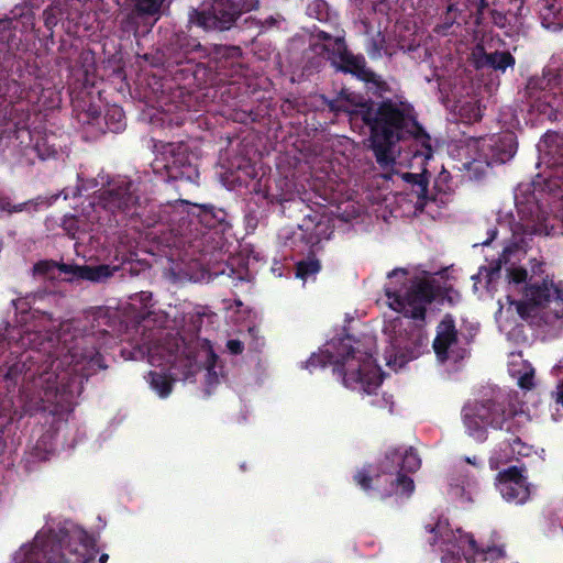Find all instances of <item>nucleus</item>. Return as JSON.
<instances>
[{
	"label": "nucleus",
	"mask_w": 563,
	"mask_h": 563,
	"mask_svg": "<svg viewBox=\"0 0 563 563\" xmlns=\"http://www.w3.org/2000/svg\"><path fill=\"white\" fill-rule=\"evenodd\" d=\"M21 342L30 349L21 364L23 389L32 393L35 411L80 395L84 382L107 368L93 335L68 341L54 333L25 331Z\"/></svg>",
	"instance_id": "obj_1"
},
{
	"label": "nucleus",
	"mask_w": 563,
	"mask_h": 563,
	"mask_svg": "<svg viewBox=\"0 0 563 563\" xmlns=\"http://www.w3.org/2000/svg\"><path fill=\"white\" fill-rule=\"evenodd\" d=\"M330 112L339 115L344 113L353 131H368V148L373 152L380 167L395 163V147L401 141L412 139L420 145L415 156L429 159L433 155L431 137L418 122L415 108L409 102L383 99L375 110L360 104L357 110H350L340 93L335 99H324Z\"/></svg>",
	"instance_id": "obj_2"
},
{
	"label": "nucleus",
	"mask_w": 563,
	"mask_h": 563,
	"mask_svg": "<svg viewBox=\"0 0 563 563\" xmlns=\"http://www.w3.org/2000/svg\"><path fill=\"white\" fill-rule=\"evenodd\" d=\"M355 344H352L350 335L333 340L330 344L333 351L312 354L306 362V367L312 369L331 364L346 387L362 388L371 394L383 383V373L372 351L362 350L358 341Z\"/></svg>",
	"instance_id": "obj_3"
},
{
	"label": "nucleus",
	"mask_w": 563,
	"mask_h": 563,
	"mask_svg": "<svg viewBox=\"0 0 563 563\" xmlns=\"http://www.w3.org/2000/svg\"><path fill=\"white\" fill-rule=\"evenodd\" d=\"M420 466L421 460L413 448H393L379 462V473L373 476L369 468L363 467L354 474L353 479L361 489L379 499L394 495L410 496L415 483L407 473H415Z\"/></svg>",
	"instance_id": "obj_4"
},
{
	"label": "nucleus",
	"mask_w": 563,
	"mask_h": 563,
	"mask_svg": "<svg viewBox=\"0 0 563 563\" xmlns=\"http://www.w3.org/2000/svg\"><path fill=\"white\" fill-rule=\"evenodd\" d=\"M520 413L508 397L496 395L466 402L462 408V420L466 433L478 442L487 440L488 429L506 431L510 434L507 441L515 450L516 444H521Z\"/></svg>",
	"instance_id": "obj_5"
},
{
	"label": "nucleus",
	"mask_w": 563,
	"mask_h": 563,
	"mask_svg": "<svg viewBox=\"0 0 563 563\" xmlns=\"http://www.w3.org/2000/svg\"><path fill=\"white\" fill-rule=\"evenodd\" d=\"M530 113L540 121L550 122L563 119V60L559 65L550 64L541 76L531 77L526 86Z\"/></svg>",
	"instance_id": "obj_6"
},
{
	"label": "nucleus",
	"mask_w": 563,
	"mask_h": 563,
	"mask_svg": "<svg viewBox=\"0 0 563 563\" xmlns=\"http://www.w3.org/2000/svg\"><path fill=\"white\" fill-rule=\"evenodd\" d=\"M439 282L435 279H420L402 294L400 289L386 287L385 295L393 310L401 312L405 317L424 321L427 305L432 303L439 295Z\"/></svg>",
	"instance_id": "obj_7"
},
{
	"label": "nucleus",
	"mask_w": 563,
	"mask_h": 563,
	"mask_svg": "<svg viewBox=\"0 0 563 563\" xmlns=\"http://www.w3.org/2000/svg\"><path fill=\"white\" fill-rule=\"evenodd\" d=\"M98 203L113 214L117 224L141 217V197L137 186L129 179L112 181L98 196Z\"/></svg>",
	"instance_id": "obj_8"
},
{
	"label": "nucleus",
	"mask_w": 563,
	"mask_h": 563,
	"mask_svg": "<svg viewBox=\"0 0 563 563\" xmlns=\"http://www.w3.org/2000/svg\"><path fill=\"white\" fill-rule=\"evenodd\" d=\"M69 538L66 529L38 531L30 545H23L15 554V563H70L63 553V544Z\"/></svg>",
	"instance_id": "obj_9"
},
{
	"label": "nucleus",
	"mask_w": 563,
	"mask_h": 563,
	"mask_svg": "<svg viewBox=\"0 0 563 563\" xmlns=\"http://www.w3.org/2000/svg\"><path fill=\"white\" fill-rule=\"evenodd\" d=\"M187 150L183 143L163 144L152 164L154 172L164 170L169 180L195 181L199 177V172L191 163Z\"/></svg>",
	"instance_id": "obj_10"
},
{
	"label": "nucleus",
	"mask_w": 563,
	"mask_h": 563,
	"mask_svg": "<svg viewBox=\"0 0 563 563\" xmlns=\"http://www.w3.org/2000/svg\"><path fill=\"white\" fill-rule=\"evenodd\" d=\"M256 5L255 0H213L209 11H196V23L205 30H229L241 14Z\"/></svg>",
	"instance_id": "obj_11"
},
{
	"label": "nucleus",
	"mask_w": 563,
	"mask_h": 563,
	"mask_svg": "<svg viewBox=\"0 0 563 563\" xmlns=\"http://www.w3.org/2000/svg\"><path fill=\"white\" fill-rule=\"evenodd\" d=\"M477 152L486 166L500 165L509 162L516 154L518 143L516 134L506 131L477 140Z\"/></svg>",
	"instance_id": "obj_12"
},
{
	"label": "nucleus",
	"mask_w": 563,
	"mask_h": 563,
	"mask_svg": "<svg viewBox=\"0 0 563 563\" xmlns=\"http://www.w3.org/2000/svg\"><path fill=\"white\" fill-rule=\"evenodd\" d=\"M526 468L517 465L509 466L497 474V488L503 498L509 503L523 504L530 496Z\"/></svg>",
	"instance_id": "obj_13"
},
{
	"label": "nucleus",
	"mask_w": 563,
	"mask_h": 563,
	"mask_svg": "<svg viewBox=\"0 0 563 563\" xmlns=\"http://www.w3.org/2000/svg\"><path fill=\"white\" fill-rule=\"evenodd\" d=\"M335 68L344 74H351L357 79L364 81L368 86V89L374 90V93L382 96L383 93L390 91L388 84L382 78V76L367 67L363 55H354L349 52L339 62Z\"/></svg>",
	"instance_id": "obj_14"
},
{
	"label": "nucleus",
	"mask_w": 563,
	"mask_h": 563,
	"mask_svg": "<svg viewBox=\"0 0 563 563\" xmlns=\"http://www.w3.org/2000/svg\"><path fill=\"white\" fill-rule=\"evenodd\" d=\"M457 330L452 314L446 313L437 327V335L433 340L432 347L434 353L441 362L449 358L455 361L462 360L466 355V350L454 351L457 344Z\"/></svg>",
	"instance_id": "obj_15"
},
{
	"label": "nucleus",
	"mask_w": 563,
	"mask_h": 563,
	"mask_svg": "<svg viewBox=\"0 0 563 563\" xmlns=\"http://www.w3.org/2000/svg\"><path fill=\"white\" fill-rule=\"evenodd\" d=\"M553 295V282L548 278H542V282H530L525 286L523 299L518 302V312L523 316L532 311L534 308L545 307Z\"/></svg>",
	"instance_id": "obj_16"
},
{
	"label": "nucleus",
	"mask_w": 563,
	"mask_h": 563,
	"mask_svg": "<svg viewBox=\"0 0 563 563\" xmlns=\"http://www.w3.org/2000/svg\"><path fill=\"white\" fill-rule=\"evenodd\" d=\"M515 63V57L508 51L487 53L483 44H476L472 51V64L477 70L492 69L504 73Z\"/></svg>",
	"instance_id": "obj_17"
},
{
	"label": "nucleus",
	"mask_w": 563,
	"mask_h": 563,
	"mask_svg": "<svg viewBox=\"0 0 563 563\" xmlns=\"http://www.w3.org/2000/svg\"><path fill=\"white\" fill-rule=\"evenodd\" d=\"M242 49L235 45H219L214 47L213 68L219 76L233 77L242 68Z\"/></svg>",
	"instance_id": "obj_18"
},
{
	"label": "nucleus",
	"mask_w": 563,
	"mask_h": 563,
	"mask_svg": "<svg viewBox=\"0 0 563 563\" xmlns=\"http://www.w3.org/2000/svg\"><path fill=\"white\" fill-rule=\"evenodd\" d=\"M190 214L196 217L198 222L207 229L225 232L227 229L230 228V224L227 220V211L222 208H217L213 205H194Z\"/></svg>",
	"instance_id": "obj_19"
},
{
	"label": "nucleus",
	"mask_w": 563,
	"mask_h": 563,
	"mask_svg": "<svg viewBox=\"0 0 563 563\" xmlns=\"http://www.w3.org/2000/svg\"><path fill=\"white\" fill-rule=\"evenodd\" d=\"M540 151L550 166H563V135L558 133L545 134Z\"/></svg>",
	"instance_id": "obj_20"
},
{
	"label": "nucleus",
	"mask_w": 563,
	"mask_h": 563,
	"mask_svg": "<svg viewBox=\"0 0 563 563\" xmlns=\"http://www.w3.org/2000/svg\"><path fill=\"white\" fill-rule=\"evenodd\" d=\"M309 223L300 224L296 231L286 238L285 245L298 253H302L307 247H312L319 242V236L309 232Z\"/></svg>",
	"instance_id": "obj_21"
},
{
	"label": "nucleus",
	"mask_w": 563,
	"mask_h": 563,
	"mask_svg": "<svg viewBox=\"0 0 563 563\" xmlns=\"http://www.w3.org/2000/svg\"><path fill=\"white\" fill-rule=\"evenodd\" d=\"M118 269V266H110L106 264L96 266L81 265V268L79 271V278L100 283L113 276L114 272H117Z\"/></svg>",
	"instance_id": "obj_22"
},
{
	"label": "nucleus",
	"mask_w": 563,
	"mask_h": 563,
	"mask_svg": "<svg viewBox=\"0 0 563 563\" xmlns=\"http://www.w3.org/2000/svg\"><path fill=\"white\" fill-rule=\"evenodd\" d=\"M13 36V31L11 29L10 20H0V52H3V60L0 63V66L3 69H8L12 66L14 54L10 51V45L8 44L10 37Z\"/></svg>",
	"instance_id": "obj_23"
},
{
	"label": "nucleus",
	"mask_w": 563,
	"mask_h": 563,
	"mask_svg": "<svg viewBox=\"0 0 563 563\" xmlns=\"http://www.w3.org/2000/svg\"><path fill=\"white\" fill-rule=\"evenodd\" d=\"M147 382L151 388L162 398L169 396L173 390L174 379L166 373L150 371L147 374Z\"/></svg>",
	"instance_id": "obj_24"
},
{
	"label": "nucleus",
	"mask_w": 563,
	"mask_h": 563,
	"mask_svg": "<svg viewBox=\"0 0 563 563\" xmlns=\"http://www.w3.org/2000/svg\"><path fill=\"white\" fill-rule=\"evenodd\" d=\"M106 132L118 133L125 129V114L121 107H109L103 115Z\"/></svg>",
	"instance_id": "obj_25"
},
{
	"label": "nucleus",
	"mask_w": 563,
	"mask_h": 563,
	"mask_svg": "<svg viewBox=\"0 0 563 563\" xmlns=\"http://www.w3.org/2000/svg\"><path fill=\"white\" fill-rule=\"evenodd\" d=\"M320 271L321 263L313 253L296 263V277L303 282L314 279Z\"/></svg>",
	"instance_id": "obj_26"
},
{
	"label": "nucleus",
	"mask_w": 563,
	"mask_h": 563,
	"mask_svg": "<svg viewBox=\"0 0 563 563\" xmlns=\"http://www.w3.org/2000/svg\"><path fill=\"white\" fill-rule=\"evenodd\" d=\"M65 7V1L57 0L43 11L44 25L47 30L52 31L64 19Z\"/></svg>",
	"instance_id": "obj_27"
},
{
	"label": "nucleus",
	"mask_w": 563,
	"mask_h": 563,
	"mask_svg": "<svg viewBox=\"0 0 563 563\" xmlns=\"http://www.w3.org/2000/svg\"><path fill=\"white\" fill-rule=\"evenodd\" d=\"M322 51L327 53L331 64L335 67L339 62L350 52L344 37L338 36L331 43H324Z\"/></svg>",
	"instance_id": "obj_28"
},
{
	"label": "nucleus",
	"mask_w": 563,
	"mask_h": 563,
	"mask_svg": "<svg viewBox=\"0 0 563 563\" xmlns=\"http://www.w3.org/2000/svg\"><path fill=\"white\" fill-rule=\"evenodd\" d=\"M393 354L386 355L388 366H404L408 361V353L412 352L408 344L402 345L399 338H394L391 341Z\"/></svg>",
	"instance_id": "obj_29"
},
{
	"label": "nucleus",
	"mask_w": 563,
	"mask_h": 563,
	"mask_svg": "<svg viewBox=\"0 0 563 563\" xmlns=\"http://www.w3.org/2000/svg\"><path fill=\"white\" fill-rule=\"evenodd\" d=\"M429 176L430 174L428 173L421 179H419L413 186H411V191L417 197L416 205L418 208H423L430 201H435V196L430 195L429 192Z\"/></svg>",
	"instance_id": "obj_30"
},
{
	"label": "nucleus",
	"mask_w": 563,
	"mask_h": 563,
	"mask_svg": "<svg viewBox=\"0 0 563 563\" xmlns=\"http://www.w3.org/2000/svg\"><path fill=\"white\" fill-rule=\"evenodd\" d=\"M78 120L84 125H88L91 128H97L98 132L101 134L106 133L104 128L101 125V121L103 120V117H101V111L99 107L89 104L88 109L80 112L78 114Z\"/></svg>",
	"instance_id": "obj_31"
},
{
	"label": "nucleus",
	"mask_w": 563,
	"mask_h": 563,
	"mask_svg": "<svg viewBox=\"0 0 563 563\" xmlns=\"http://www.w3.org/2000/svg\"><path fill=\"white\" fill-rule=\"evenodd\" d=\"M339 93L344 100V103L350 107V110H357L360 104H365L376 110L382 103V100L374 101L372 99H364L361 95L351 92L347 89H341Z\"/></svg>",
	"instance_id": "obj_32"
},
{
	"label": "nucleus",
	"mask_w": 563,
	"mask_h": 563,
	"mask_svg": "<svg viewBox=\"0 0 563 563\" xmlns=\"http://www.w3.org/2000/svg\"><path fill=\"white\" fill-rule=\"evenodd\" d=\"M4 86L3 97L9 103H16L26 95L23 85L15 79H7Z\"/></svg>",
	"instance_id": "obj_33"
},
{
	"label": "nucleus",
	"mask_w": 563,
	"mask_h": 563,
	"mask_svg": "<svg viewBox=\"0 0 563 563\" xmlns=\"http://www.w3.org/2000/svg\"><path fill=\"white\" fill-rule=\"evenodd\" d=\"M134 12L139 16H152L161 11L164 0H133Z\"/></svg>",
	"instance_id": "obj_34"
},
{
	"label": "nucleus",
	"mask_w": 563,
	"mask_h": 563,
	"mask_svg": "<svg viewBox=\"0 0 563 563\" xmlns=\"http://www.w3.org/2000/svg\"><path fill=\"white\" fill-rule=\"evenodd\" d=\"M219 361L218 355L210 351L207 360V374H206V384H207V391L210 393V389L218 385L219 383V376L217 372V363Z\"/></svg>",
	"instance_id": "obj_35"
},
{
	"label": "nucleus",
	"mask_w": 563,
	"mask_h": 563,
	"mask_svg": "<svg viewBox=\"0 0 563 563\" xmlns=\"http://www.w3.org/2000/svg\"><path fill=\"white\" fill-rule=\"evenodd\" d=\"M468 545L475 555L485 556L489 555L492 559H498L504 556L505 552L500 547H487L486 549L479 548L473 536L468 537Z\"/></svg>",
	"instance_id": "obj_36"
},
{
	"label": "nucleus",
	"mask_w": 563,
	"mask_h": 563,
	"mask_svg": "<svg viewBox=\"0 0 563 563\" xmlns=\"http://www.w3.org/2000/svg\"><path fill=\"white\" fill-rule=\"evenodd\" d=\"M34 151L43 161L55 157L58 154V147L55 144H49L47 137L37 139L34 144Z\"/></svg>",
	"instance_id": "obj_37"
},
{
	"label": "nucleus",
	"mask_w": 563,
	"mask_h": 563,
	"mask_svg": "<svg viewBox=\"0 0 563 563\" xmlns=\"http://www.w3.org/2000/svg\"><path fill=\"white\" fill-rule=\"evenodd\" d=\"M84 221L77 217H66L63 221V230L66 234L71 239H80V233H84L85 230L81 229Z\"/></svg>",
	"instance_id": "obj_38"
},
{
	"label": "nucleus",
	"mask_w": 563,
	"mask_h": 563,
	"mask_svg": "<svg viewBox=\"0 0 563 563\" xmlns=\"http://www.w3.org/2000/svg\"><path fill=\"white\" fill-rule=\"evenodd\" d=\"M519 228L522 229L523 238L520 240V242L522 244H527V241H526L527 238L531 239V236H533V235H541L543 233V228L541 224L534 223V222L533 223L528 222L527 224L516 225V228L514 230L515 235L518 233Z\"/></svg>",
	"instance_id": "obj_39"
},
{
	"label": "nucleus",
	"mask_w": 563,
	"mask_h": 563,
	"mask_svg": "<svg viewBox=\"0 0 563 563\" xmlns=\"http://www.w3.org/2000/svg\"><path fill=\"white\" fill-rule=\"evenodd\" d=\"M382 385V383L379 384ZM380 386L376 387L371 394H368L366 390L365 393L367 395H373V394H376L375 391L379 388ZM360 390H362V388H358ZM364 391V389H363ZM369 404L374 407H377V408H380V409H388L389 412L393 411V405H394V401H393V397L391 396H386L385 394L382 396V397H378L377 395H375V397L369 401Z\"/></svg>",
	"instance_id": "obj_40"
},
{
	"label": "nucleus",
	"mask_w": 563,
	"mask_h": 563,
	"mask_svg": "<svg viewBox=\"0 0 563 563\" xmlns=\"http://www.w3.org/2000/svg\"><path fill=\"white\" fill-rule=\"evenodd\" d=\"M439 295L437 296V299L438 301L440 302H449L450 305H454L455 301H456V297H459V292L455 291L453 289V287L450 285V286H442L440 283H439Z\"/></svg>",
	"instance_id": "obj_41"
},
{
	"label": "nucleus",
	"mask_w": 563,
	"mask_h": 563,
	"mask_svg": "<svg viewBox=\"0 0 563 563\" xmlns=\"http://www.w3.org/2000/svg\"><path fill=\"white\" fill-rule=\"evenodd\" d=\"M55 269H57V263L47 260L37 262L33 267L35 274L46 277H53Z\"/></svg>",
	"instance_id": "obj_42"
},
{
	"label": "nucleus",
	"mask_w": 563,
	"mask_h": 563,
	"mask_svg": "<svg viewBox=\"0 0 563 563\" xmlns=\"http://www.w3.org/2000/svg\"><path fill=\"white\" fill-rule=\"evenodd\" d=\"M507 277L510 283L520 285L527 282L528 272L523 267H511L507 269Z\"/></svg>",
	"instance_id": "obj_43"
},
{
	"label": "nucleus",
	"mask_w": 563,
	"mask_h": 563,
	"mask_svg": "<svg viewBox=\"0 0 563 563\" xmlns=\"http://www.w3.org/2000/svg\"><path fill=\"white\" fill-rule=\"evenodd\" d=\"M462 111L463 112H468L467 115L462 113V115L467 118L468 121L478 122L483 118V113H482L481 108L478 106H476L475 103H468L466 107L462 108Z\"/></svg>",
	"instance_id": "obj_44"
},
{
	"label": "nucleus",
	"mask_w": 563,
	"mask_h": 563,
	"mask_svg": "<svg viewBox=\"0 0 563 563\" xmlns=\"http://www.w3.org/2000/svg\"><path fill=\"white\" fill-rule=\"evenodd\" d=\"M489 15H490L492 22L497 27L505 29V27H507V25H509V20L507 18L506 13L493 9L489 11Z\"/></svg>",
	"instance_id": "obj_45"
},
{
	"label": "nucleus",
	"mask_w": 563,
	"mask_h": 563,
	"mask_svg": "<svg viewBox=\"0 0 563 563\" xmlns=\"http://www.w3.org/2000/svg\"><path fill=\"white\" fill-rule=\"evenodd\" d=\"M518 385L521 389H532L534 386V371L530 369L529 372L523 373L518 379Z\"/></svg>",
	"instance_id": "obj_46"
},
{
	"label": "nucleus",
	"mask_w": 563,
	"mask_h": 563,
	"mask_svg": "<svg viewBox=\"0 0 563 563\" xmlns=\"http://www.w3.org/2000/svg\"><path fill=\"white\" fill-rule=\"evenodd\" d=\"M473 7L475 8V23L479 25L484 19V12L488 9L487 0H473Z\"/></svg>",
	"instance_id": "obj_47"
},
{
	"label": "nucleus",
	"mask_w": 563,
	"mask_h": 563,
	"mask_svg": "<svg viewBox=\"0 0 563 563\" xmlns=\"http://www.w3.org/2000/svg\"><path fill=\"white\" fill-rule=\"evenodd\" d=\"M23 210V203L12 205L10 199L0 194V211H7L9 213L20 212Z\"/></svg>",
	"instance_id": "obj_48"
},
{
	"label": "nucleus",
	"mask_w": 563,
	"mask_h": 563,
	"mask_svg": "<svg viewBox=\"0 0 563 563\" xmlns=\"http://www.w3.org/2000/svg\"><path fill=\"white\" fill-rule=\"evenodd\" d=\"M227 349L229 352L233 355H240L244 351V344L242 341L236 339L228 340L227 342Z\"/></svg>",
	"instance_id": "obj_49"
},
{
	"label": "nucleus",
	"mask_w": 563,
	"mask_h": 563,
	"mask_svg": "<svg viewBox=\"0 0 563 563\" xmlns=\"http://www.w3.org/2000/svg\"><path fill=\"white\" fill-rule=\"evenodd\" d=\"M80 268H81V266H79V265L65 264V263L58 264L57 263V269L60 273L71 274L73 276H76L78 278H79V271H80Z\"/></svg>",
	"instance_id": "obj_50"
},
{
	"label": "nucleus",
	"mask_w": 563,
	"mask_h": 563,
	"mask_svg": "<svg viewBox=\"0 0 563 563\" xmlns=\"http://www.w3.org/2000/svg\"><path fill=\"white\" fill-rule=\"evenodd\" d=\"M178 41L186 42V44H184V43L180 44V48L184 49L185 53L200 48V44L197 43L195 40H192V44H191L190 43L191 40L187 35L179 36Z\"/></svg>",
	"instance_id": "obj_51"
},
{
	"label": "nucleus",
	"mask_w": 563,
	"mask_h": 563,
	"mask_svg": "<svg viewBox=\"0 0 563 563\" xmlns=\"http://www.w3.org/2000/svg\"><path fill=\"white\" fill-rule=\"evenodd\" d=\"M424 528H426L427 532L432 534V537L429 539V543L431 545H434L438 542L439 537H440V532H439L440 523L437 522L434 525H427Z\"/></svg>",
	"instance_id": "obj_52"
},
{
	"label": "nucleus",
	"mask_w": 563,
	"mask_h": 563,
	"mask_svg": "<svg viewBox=\"0 0 563 563\" xmlns=\"http://www.w3.org/2000/svg\"><path fill=\"white\" fill-rule=\"evenodd\" d=\"M12 303L16 311L21 313H26L31 309L30 302L26 298H18L12 300Z\"/></svg>",
	"instance_id": "obj_53"
},
{
	"label": "nucleus",
	"mask_w": 563,
	"mask_h": 563,
	"mask_svg": "<svg viewBox=\"0 0 563 563\" xmlns=\"http://www.w3.org/2000/svg\"><path fill=\"white\" fill-rule=\"evenodd\" d=\"M427 174H428V170H426V169L420 174L405 173L402 175V179L405 183H407L411 187Z\"/></svg>",
	"instance_id": "obj_54"
},
{
	"label": "nucleus",
	"mask_w": 563,
	"mask_h": 563,
	"mask_svg": "<svg viewBox=\"0 0 563 563\" xmlns=\"http://www.w3.org/2000/svg\"><path fill=\"white\" fill-rule=\"evenodd\" d=\"M384 42V37L380 38L379 43L376 40H372V49L367 51L369 56L375 57L376 55H379Z\"/></svg>",
	"instance_id": "obj_55"
},
{
	"label": "nucleus",
	"mask_w": 563,
	"mask_h": 563,
	"mask_svg": "<svg viewBox=\"0 0 563 563\" xmlns=\"http://www.w3.org/2000/svg\"><path fill=\"white\" fill-rule=\"evenodd\" d=\"M553 397L555 398V402L563 407V379L559 383L556 391L553 393Z\"/></svg>",
	"instance_id": "obj_56"
},
{
	"label": "nucleus",
	"mask_w": 563,
	"mask_h": 563,
	"mask_svg": "<svg viewBox=\"0 0 563 563\" xmlns=\"http://www.w3.org/2000/svg\"><path fill=\"white\" fill-rule=\"evenodd\" d=\"M316 37L325 43H331L334 40L331 34L321 30L316 33Z\"/></svg>",
	"instance_id": "obj_57"
},
{
	"label": "nucleus",
	"mask_w": 563,
	"mask_h": 563,
	"mask_svg": "<svg viewBox=\"0 0 563 563\" xmlns=\"http://www.w3.org/2000/svg\"><path fill=\"white\" fill-rule=\"evenodd\" d=\"M553 295L556 300L563 301V287L561 286V284H553Z\"/></svg>",
	"instance_id": "obj_58"
},
{
	"label": "nucleus",
	"mask_w": 563,
	"mask_h": 563,
	"mask_svg": "<svg viewBox=\"0 0 563 563\" xmlns=\"http://www.w3.org/2000/svg\"><path fill=\"white\" fill-rule=\"evenodd\" d=\"M399 274H400V275L402 276V278L406 280L407 271H406V269H404V268H397V269L391 271L390 273H388V278H390V279H391V278H394V277L398 276Z\"/></svg>",
	"instance_id": "obj_59"
},
{
	"label": "nucleus",
	"mask_w": 563,
	"mask_h": 563,
	"mask_svg": "<svg viewBox=\"0 0 563 563\" xmlns=\"http://www.w3.org/2000/svg\"><path fill=\"white\" fill-rule=\"evenodd\" d=\"M543 266H544V264L542 262H536L532 265V267H531V271H532L533 275L542 274L543 273Z\"/></svg>",
	"instance_id": "obj_60"
},
{
	"label": "nucleus",
	"mask_w": 563,
	"mask_h": 563,
	"mask_svg": "<svg viewBox=\"0 0 563 563\" xmlns=\"http://www.w3.org/2000/svg\"><path fill=\"white\" fill-rule=\"evenodd\" d=\"M490 236L488 240H486L485 242H483L484 245H488L497 235V230L494 229L489 232Z\"/></svg>",
	"instance_id": "obj_61"
},
{
	"label": "nucleus",
	"mask_w": 563,
	"mask_h": 563,
	"mask_svg": "<svg viewBox=\"0 0 563 563\" xmlns=\"http://www.w3.org/2000/svg\"><path fill=\"white\" fill-rule=\"evenodd\" d=\"M479 163H481V162H474V163H473V165H474V168H473V170H474V176H475L476 178H479V177H481V173L478 172V168H477V165H478Z\"/></svg>",
	"instance_id": "obj_62"
},
{
	"label": "nucleus",
	"mask_w": 563,
	"mask_h": 563,
	"mask_svg": "<svg viewBox=\"0 0 563 563\" xmlns=\"http://www.w3.org/2000/svg\"><path fill=\"white\" fill-rule=\"evenodd\" d=\"M108 560H109V555L107 553H102L99 556V563H107Z\"/></svg>",
	"instance_id": "obj_63"
},
{
	"label": "nucleus",
	"mask_w": 563,
	"mask_h": 563,
	"mask_svg": "<svg viewBox=\"0 0 563 563\" xmlns=\"http://www.w3.org/2000/svg\"><path fill=\"white\" fill-rule=\"evenodd\" d=\"M476 460H477V457H476V456H473L472 459H471V457H465V461H466L468 464H473V465H476Z\"/></svg>",
	"instance_id": "obj_64"
}]
</instances>
